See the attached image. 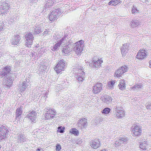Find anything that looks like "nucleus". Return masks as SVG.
Returning a JSON list of instances; mask_svg holds the SVG:
<instances>
[{
    "label": "nucleus",
    "instance_id": "1",
    "mask_svg": "<svg viewBox=\"0 0 151 151\" xmlns=\"http://www.w3.org/2000/svg\"><path fill=\"white\" fill-rule=\"evenodd\" d=\"M69 36L70 35L68 34H66L63 37L58 41L57 43L55 44L53 46H51L50 47L51 50L54 52L56 51L59 49V47L61 45H65V44H66L67 42H69L70 40L69 39Z\"/></svg>",
    "mask_w": 151,
    "mask_h": 151
},
{
    "label": "nucleus",
    "instance_id": "2",
    "mask_svg": "<svg viewBox=\"0 0 151 151\" xmlns=\"http://www.w3.org/2000/svg\"><path fill=\"white\" fill-rule=\"evenodd\" d=\"M82 68L81 66H79L73 68V73L76 74L75 76V78L80 82H82L84 80V78L85 75Z\"/></svg>",
    "mask_w": 151,
    "mask_h": 151
},
{
    "label": "nucleus",
    "instance_id": "3",
    "mask_svg": "<svg viewBox=\"0 0 151 151\" xmlns=\"http://www.w3.org/2000/svg\"><path fill=\"white\" fill-rule=\"evenodd\" d=\"M9 3L6 0H2L0 2V6L3 7H0V14L3 16L6 14V12L9 9Z\"/></svg>",
    "mask_w": 151,
    "mask_h": 151
},
{
    "label": "nucleus",
    "instance_id": "4",
    "mask_svg": "<svg viewBox=\"0 0 151 151\" xmlns=\"http://www.w3.org/2000/svg\"><path fill=\"white\" fill-rule=\"evenodd\" d=\"M74 45V50L76 53L77 55L81 54L84 46V41L81 40L75 43Z\"/></svg>",
    "mask_w": 151,
    "mask_h": 151
},
{
    "label": "nucleus",
    "instance_id": "5",
    "mask_svg": "<svg viewBox=\"0 0 151 151\" xmlns=\"http://www.w3.org/2000/svg\"><path fill=\"white\" fill-rule=\"evenodd\" d=\"M44 111L46 112L45 114L46 119L53 118L56 114V111L55 109L49 107L45 108Z\"/></svg>",
    "mask_w": 151,
    "mask_h": 151
},
{
    "label": "nucleus",
    "instance_id": "6",
    "mask_svg": "<svg viewBox=\"0 0 151 151\" xmlns=\"http://www.w3.org/2000/svg\"><path fill=\"white\" fill-rule=\"evenodd\" d=\"M103 62L101 59H99L95 57L93 58V60L89 62V66L91 68H97L100 67L101 64Z\"/></svg>",
    "mask_w": 151,
    "mask_h": 151
},
{
    "label": "nucleus",
    "instance_id": "7",
    "mask_svg": "<svg viewBox=\"0 0 151 151\" xmlns=\"http://www.w3.org/2000/svg\"><path fill=\"white\" fill-rule=\"evenodd\" d=\"M62 12L59 9H56L52 11L49 15V19L50 21L55 20L61 14Z\"/></svg>",
    "mask_w": 151,
    "mask_h": 151
},
{
    "label": "nucleus",
    "instance_id": "8",
    "mask_svg": "<svg viewBox=\"0 0 151 151\" xmlns=\"http://www.w3.org/2000/svg\"><path fill=\"white\" fill-rule=\"evenodd\" d=\"M66 63L63 59L59 61L56 66L54 68V70L58 73H60L61 71L64 70L66 66Z\"/></svg>",
    "mask_w": 151,
    "mask_h": 151
},
{
    "label": "nucleus",
    "instance_id": "9",
    "mask_svg": "<svg viewBox=\"0 0 151 151\" xmlns=\"http://www.w3.org/2000/svg\"><path fill=\"white\" fill-rule=\"evenodd\" d=\"M13 75H11L10 76L7 77V76H5V78H4L3 84L4 88H6V86L8 88L10 87V85L12 83V82L14 80L13 78L12 77Z\"/></svg>",
    "mask_w": 151,
    "mask_h": 151
},
{
    "label": "nucleus",
    "instance_id": "10",
    "mask_svg": "<svg viewBox=\"0 0 151 151\" xmlns=\"http://www.w3.org/2000/svg\"><path fill=\"white\" fill-rule=\"evenodd\" d=\"M16 139V141L19 144H22L23 142L26 141V138L24 134L22 133H19L14 137Z\"/></svg>",
    "mask_w": 151,
    "mask_h": 151
},
{
    "label": "nucleus",
    "instance_id": "11",
    "mask_svg": "<svg viewBox=\"0 0 151 151\" xmlns=\"http://www.w3.org/2000/svg\"><path fill=\"white\" fill-rule=\"evenodd\" d=\"M8 127L5 126H1L0 127V140L4 139L6 137Z\"/></svg>",
    "mask_w": 151,
    "mask_h": 151
},
{
    "label": "nucleus",
    "instance_id": "12",
    "mask_svg": "<svg viewBox=\"0 0 151 151\" xmlns=\"http://www.w3.org/2000/svg\"><path fill=\"white\" fill-rule=\"evenodd\" d=\"M127 67L125 65L122 66L119 68L115 72V76L116 77H119L121 76L122 74L127 71Z\"/></svg>",
    "mask_w": 151,
    "mask_h": 151
},
{
    "label": "nucleus",
    "instance_id": "13",
    "mask_svg": "<svg viewBox=\"0 0 151 151\" xmlns=\"http://www.w3.org/2000/svg\"><path fill=\"white\" fill-rule=\"evenodd\" d=\"M76 125L78 128L81 129L86 128L87 126V120L85 118L80 119Z\"/></svg>",
    "mask_w": 151,
    "mask_h": 151
},
{
    "label": "nucleus",
    "instance_id": "14",
    "mask_svg": "<svg viewBox=\"0 0 151 151\" xmlns=\"http://www.w3.org/2000/svg\"><path fill=\"white\" fill-rule=\"evenodd\" d=\"M132 133L134 136L140 135L142 132L141 128L138 125L134 124L132 127Z\"/></svg>",
    "mask_w": 151,
    "mask_h": 151
},
{
    "label": "nucleus",
    "instance_id": "15",
    "mask_svg": "<svg viewBox=\"0 0 151 151\" xmlns=\"http://www.w3.org/2000/svg\"><path fill=\"white\" fill-rule=\"evenodd\" d=\"M128 138L125 137H120L119 139H116L115 142V146L117 147L121 145L122 144L126 143L127 142Z\"/></svg>",
    "mask_w": 151,
    "mask_h": 151
},
{
    "label": "nucleus",
    "instance_id": "16",
    "mask_svg": "<svg viewBox=\"0 0 151 151\" xmlns=\"http://www.w3.org/2000/svg\"><path fill=\"white\" fill-rule=\"evenodd\" d=\"M24 37L26 40L25 45L29 47V45H31L32 44L34 37L30 33H27Z\"/></svg>",
    "mask_w": 151,
    "mask_h": 151
},
{
    "label": "nucleus",
    "instance_id": "17",
    "mask_svg": "<svg viewBox=\"0 0 151 151\" xmlns=\"http://www.w3.org/2000/svg\"><path fill=\"white\" fill-rule=\"evenodd\" d=\"M103 85L101 83H97L93 87L92 92L94 94L98 93L101 91Z\"/></svg>",
    "mask_w": 151,
    "mask_h": 151
},
{
    "label": "nucleus",
    "instance_id": "18",
    "mask_svg": "<svg viewBox=\"0 0 151 151\" xmlns=\"http://www.w3.org/2000/svg\"><path fill=\"white\" fill-rule=\"evenodd\" d=\"M44 30V25L43 23L36 24L34 28V34H38L43 31Z\"/></svg>",
    "mask_w": 151,
    "mask_h": 151
},
{
    "label": "nucleus",
    "instance_id": "19",
    "mask_svg": "<svg viewBox=\"0 0 151 151\" xmlns=\"http://www.w3.org/2000/svg\"><path fill=\"white\" fill-rule=\"evenodd\" d=\"M146 53L147 51L146 50H141L138 52L136 57L139 59H144L146 56Z\"/></svg>",
    "mask_w": 151,
    "mask_h": 151
},
{
    "label": "nucleus",
    "instance_id": "20",
    "mask_svg": "<svg viewBox=\"0 0 151 151\" xmlns=\"http://www.w3.org/2000/svg\"><path fill=\"white\" fill-rule=\"evenodd\" d=\"M46 4L45 5L44 7V11H46L48 10V8L51 6L52 4H53L55 2H57L56 0H45Z\"/></svg>",
    "mask_w": 151,
    "mask_h": 151
},
{
    "label": "nucleus",
    "instance_id": "21",
    "mask_svg": "<svg viewBox=\"0 0 151 151\" xmlns=\"http://www.w3.org/2000/svg\"><path fill=\"white\" fill-rule=\"evenodd\" d=\"M11 70V68L10 67L7 66L6 67L0 72V77L2 78L4 76H6L7 74L9 73Z\"/></svg>",
    "mask_w": 151,
    "mask_h": 151
},
{
    "label": "nucleus",
    "instance_id": "22",
    "mask_svg": "<svg viewBox=\"0 0 151 151\" xmlns=\"http://www.w3.org/2000/svg\"><path fill=\"white\" fill-rule=\"evenodd\" d=\"M90 145L94 149H97L100 146V142L97 139L92 140L90 142Z\"/></svg>",
    "mask_w": 151,
    "mask_h": 151
},
{
    "label": "nucleus",
    "instance_id": "23",
    "mask_svg": "<svg viewBox=\"0 0 151 151\" xmlns=\"http://www.w3.org/2000/svg\"><path fill=\"white\" fill-rule=\"evenodd\" d=\"M21 38L19 35H16L10 40V42L12 45H17L19 42Z\"/></svg>",
    "mask_w": 151,
    "mask_h": 151
},
{
    "label": "nucleus",
    "instance_id": "24",
    "mask_svg": "<svg viewBox=\"0 0 151 151\" xmlns=\"http://www.w3.org/2000/svg\"><path fill=\"white\" fill-rule=\"evenodd\" d=\"M101 100L104 102L109 104L112 101V98L108 95H104L101 97Z\"/></svg>",
    "mask_w": 151,
    "mask_h": 151
},
{
    "label": "nucleus",
    "instance_id": "25",
    "mask_svg": "<svg viewBox=\"0 0 151 151\" xmlns=\"http://www.w3.org/2000/svg\"><path fill=\"white\" fill-rule=\"evenodd\" d=\"M129 46L127 44H124L121 49V50L122 55L123 56L125 55L127 52L129 50Z\"/></svg>",
    "mask_w": 151,
    "mask_h": 151
},
{
    "label": "nucleus",
    "instance_id": "26",
    "mask_svg": "<svg viewBox=\"0 0 151 151\" xmlns=\"http://www.w3.org/2000/svg\"><path fill=\"white\" fill-rule=\"evenodd\" d=\"M36 114L35 112L32 111L29 113L27 115L26 117L30 119L32 122H33L36 119Z\"/></svg>",
    "mask_w": 151,
    "mask_h": 151
},
{
    "label": "nucleus",
    "instance_id": "27",
    "mask_svg": "<svg viewBox=\"0 0 151 151\" xmlns=\"http://www.w3.org/2000/svg\"><path fill=\"white\" fill-rule=\"evenodd\" d=\"M68 42L66 45V46H65L63 49V52L65 54H68L72 51V48L70 47V46L69 44L68 45Z\"/></svg>",
    "mask_w": 151,
    "mask_h": 151
},
{
    "label": "nucleus",
    "instance_id": "28",
    "mask_svg": "<svg viewBox=\"0 0 151 151\" xmlns=\"http://www.w3.org/2000/svg\"><path fill=\"white\" fill-rule=\"evenodd\" d=\"M117 109L116 108L115 109V114L116 117L118 118L123 117L124 115V111Z\"/></svg>",
    "mask_w": 151,
    "mask_h": 151
},
{
    "label": "nucleus",
    "instance_id": "29",
    "mask_svg": "<svg viewBox=\"0 0 151 151\" xmlns=\"http://www.w3.org/2000/svg\"><path fill=\"white\" fill-rule=\"evenodd\" d=\"M139 21L138 20H132L130 23L131 27L133 28L137 27L139 24Z\"/></svg>",
    "mask_w": 151,
    "mask_h": 151
},
{
    "label": "nucleus",
    "instance_id": "30",
    "mask_svg": "<svg viewBox=\"0 0 151 151\" xmlns=\"http://www.w3.org/2000/svg\"><path fill=\"white\" fill-rule=\"evenodd\" d=\"M22 112V108H18L17 109L16 111V117L15 118L16 120L17 119V117H19L20 116Z\"/></svg>",
    "mask_w": 151,
    "mask_h": 151
},
{
    "label": "nucleus",
    "instance_id": "31",
    "mask_svg": "<svg viewBox=\"0 0 151 151\" xmlns=\"http://www.w3.org/2000/svg\"><path fill=\"white\" fill-rule=\"evenodd\" d=\"M120 2V0H113L110 1L108 4L109 5L116 6Z\"/></svg>",
    "mask_w": 151,
    "mask_h": 151
},
{
    "label": "nucleus",
    "instance_id": "32",
    "mask_svg": "<svg viewBox=\"0 0 151 151\" xmlns=\"http://www.w3.org/2000/svg\"><path fill=\"white\" fill-rule=\"evenodd\" d=\"M70 132L75 135H78L79 134L78 130L76 128H72L70 130Z\"/></svg>",
    "mask_w": 151,
    "mask_h": 151
},
{
    "label": "nucleus",
    "instance_id": "33",
    "mask_svg": "<svg viewBox=\"0 0 151 151\" xmlns=\"http://www.w3.org/2000/svg\"><path fill=\"white\" fill-rule=\"evenodd\" d=\"M148 145H147L146 143L143 142L140 144L139 147L142 149L146 150L147 149Z\"/></svg>",
    "mask_w": 151,
    "mask_h": 151
},
{
    "label": "nucleus",
    "instance_id": "34",
    "mask_svg": "<svg viewBox=\"0 0 151 151\" xmlns=\"http://www.w3.org/2000/svg\"><path fill=\"white\" fill-rule=\"evenodd\" d=\"M60 33L54 34L53 36V38L55 40H58L60 37V35H62V33L60 32Z\"/></svg>",
    "mask_w": 151,
    "mask_h": 151
},
{
    "label": "nucleus",
    "instance_id": "35",
    "mask_svg": "<svg viewBox=\"0 0 151 151\" xmlns=\"http://www.w3.org/2000/svg\"><path fill=\"white\" fill-rule=\"evenodd\" d=\"M132 87L134 89L138 90H139L140 88H142L143 87V86L141 84H139V85L136 84Z\"/></svg>",
    "mask_w": 151,
    "mask_h": 151
},
{
    "label": "nucleus",
    "instance_id": "36",
    "mask_svg": "<svg viewBox=\"0 0 151 151\" xmlns=\"http://www.w3.org/2000/svg\"><path fill=\"white\" fill-rule=\"evenodd\" d=\"M29 86V85L28 83L26 81L23 82L21 86L22 88H23L24 89H26Z\"/></svg>",
    "mask_w": 151,
    "mask_h": 151
},
{
    "label": "nucleus",
    "instance_id": "37",
    "mask_svg": "<svg viewBox=\"0 0 151 151\" xmlns=\"http://www.w3.org/2000/svg\"><path fill=\"white\" fill-rule=\"evenodd\" d=\"M110 110V108L106 107L102 110V113L105 114H108L109 113Z\"/></svg>",
    "mask_w": 151,
    "mask_h": 151
},
{
    "label": "nucleus",
    "instance_id": "38",
    "mask_svg": "<svg viewBox=\"0 0 151 151\" xmlns=\"http://www.w3.org/2000/svg\"><path fill=\"white\" fill-rule=\"evenodd\" d=\"M4 23H5V22L2 21L0 22V31L4 29V27H6L5 24H4Z\"/></svg>",
    "mask_w": 151,
    "mask_h": 151
},
{
    "label": "nucleus",
    "instance_id": "39",
    "mask_svg": "<svg viewBox=\"0 0 151 151\" xmlns=\"http://www.w3.org/2000/svg\"><path fill=\"white\" fill-rule=\"evenodd\" d=\"M64 127H63L62 126H60L58 127L57 131L60 133H62L64 132Z\"/></svg>",
    "mask_w": 151,
    "mask_h": 151
},
{
    "label": "nucleus",
    "instance_id": "40",
    "mask_svg": "<svg viewBox=\"0 0 151 151\" xmlns=\"http://www.w3.org/2000/svg\"><path fill=\"white\" fill-rule=\"evenodd\" d=\"M114 83L115 82L114 81H111L110 82H109L108 83V87L110 88H111L114 85Z\"/></svg>",
    "mask_w": 151,
    "mask_h": 151
},
{
    "label": "nucleus",
    "instance_id": "41",
    "mask_svg": "<svg viewBox=\"0 0 151 151\" xmlns=\"http://www.w3.org/2000/svg\"><path fill=\"white\" fill-rule=\"evenodd\" d=\"M139 10H137L136 7L133 6L132 9V13H139Z\"/></svg>",
    "mask_w": 151,
    "mask_h": 151
},
{
    "label": "nucleus",
    "instance_id": "42",
    "mask_svg": "<svg viewBox=\"0 0 151 151\" xmlns=\"http://www.w3.org/2000/svg\"><path fill=\"white\" fill-rule=\"evenodd\" d=\"M61 149V146L60 144H58L56 146V151H59Z\"/></svg>",
    "mask_w": 151,
    "mask_h": 151
},
{
    "label": "nucleus",
    "instance_id": "43",
    "mask_svg": "<svg viewBox=\"0 0 151 151\" xmlns=\"http://www.w3.org/2000/svg\"><path fill=\"white\" fill-rule=\"evenodd\" d=\"M146 108L147 109H151V102H148L146 103L145 106Z\"/></svg>",
    "mask_w": 151,
    "mask_h": 151
},
{
    "label": "nucleus",
    "instance_id": "44",
    "mask_svg": "<svg viewBox=\"0 0 151 151\" xmlns=\"http://www.w3.org/2000/svg\"><path fill=\"white\" fill-rule=\"evenodd\" d=\"M121 84H119L118 85L119 88L121 90H123L125 88V86H123V85H121Z\"/></svg>",
    "mask_w": 151,
    "mask_h": 151
},
{
    "label": "nucleus",
    "instance_id": "45",
    "mask_svg": "<svg viewBox=\"0 0 151 151\" xmlns=\"http://www.w3.org/2000/svg\"><path fill=\"white\" fill-rule=\"evenodd\" d=\"M119 84H121V85H122L123 86H125V81L124 80H121L120 81Z\"/></svg>",
    "mask_w": 151,
    "mask_h": 151
},
{
    "label": "nucleus",
    "instance_id": "46",
    "mask_svg": "<svg viewBox=\"0 0 151 151\" xmlns=\"http://www.w3.org/2000/svg\"><path fill=\"white\" fill-rule=\"evenodd\" d=\"M14 18H11L10 20L9 21L8 23L10 24L14 22Z\"/></svg>",
    "mask_w": 151,
    "mask_h": 151
},
{
    "label": "nucleus",
    "instance_id": "47",
    "mask_svg": "<svg viewBox=\"0 0 151 151\" xmlns=\"http://www.w3.org/2000/svg\"><path fill=\"white\" fill-rule=\"evenodd\" d=\"M4 50L0 49V56H2L3 54Z\"/></svg>",
    "mask_w": 151,
    "mask_h": 151
},
{
    "label": "nucleus",
    "instance_id": "48",
    "mask_svg": "<svg viewBox=\"0 0 151 151\" xmlns=\"http://www.w3.org/2000/svg\"><path fill=\"white\" fill-rule=\"evenodd\" d=\"M46 30L44 32H43V33L44 34V35L47 34L48 32V30H47V29H46Z\"/></svg>",
    "mask_w": 151,
    "mask_h": 151
},
{
    "label": "nucleus",
    "instance_id": "49",
    "mask_svg": "<svg viewBox=\"0 0 151 151\" xmlns=\"http://www.w3.org/2000/svg\"><path fill=\"white\" fill-rule=\"evenodd\" d=\"M115 108H117V109H119V110H120V107H114V110L115 111Z\"/></svg>",
    "mask_w": 151,
    "mask_h": 151
},
{
    "label": "nucleus",
    "instance_id": "50",
    "mask_svg": "<svg viewBox=\"0 0 151 151\" xmlns=\"http://www.w3.org/2000/svg\"><path fill=\"white\" fill-rule=\"evenodd\" d=\"M3 39H0V45L1 44V42H2Z\"/></svg>",
    "mask_w": 151,
    "mask_h": 151
},
{
    "label": "nucleus",
    "instance_id": "51",
    "mask_svg": "<svg viewBox=\"0 0 151 151\" xmlns=\"http://www.w3.org/2000/svg\"><path fill=\"white\" fill-rule=\"evenodd\" d=\"M67 6H68V5L65 4V5L63 7L66 9V7H67Z\"/></svg>",
    "mask_w": 151,
    "mask_h": 151
},
{
    "label": "nucleus",
    "instance_id": "52",
    "mask_svg": "<svg viewBox=\"0 0 151 151\" xmlns=\"http://www.w3.org/2000/svg\"><path fill=\"white\" fill-rule=\"evenodd\" d=\"M149 67L150 68H151V61L150 62Z\"/></svg>",
    "mask_w": 151,
    "mask_h": 151
},
{
    "label": "nucleus",
    "instance_id": "53",
    "mask_svg": "<svg viewBox=\"0 0 151 151\" xmlns=\"http://www.w3.org/2000/svg\"><path fill=\"white\" fill-rule=\"evenodd\" d=\"M95 121H95V123H96V124H98V123H99V121H98L97 122V120H95Z\"/></svg>",
    "mask_w": 151,
    "mask_h": 151
},
{
    "label": "nucleus",
    "instance_id": "54",
    "mask_svg": "<svg viewBox=\"0 0 151 151\" xmlns=\"http://www.w3.org/2000/svg\"><path fill=\"white\" fill-rule=\"evenodd\" d=\"M37 95H38V96H38L39 97L40 96V93H38V94Z\"/></svg>",
    "mask_w": 151,
    "mask_h": 151
},
{
    "label": "nucleus",
    "instance_id": "55",
    "mask_svg": "<svg viewBox=\"0 0 151 151\" xmlns=\"http://www.w3.org/2000/svg\"><path fill=\"white\" fill-rule=\"evenodd\" d=\"M31 2H33L34 1H35V0H31Z\"/></svg>",
    "mask_w": 151,
    "mask_h": 151
},
{
    "label": "nucleus",
    "instance_id": "56",
    "mask_svg": "<svg viewBox=\"0 0 151 151\" xmlns=\"http://www.w3.org/2000/svg\"><path fill=\"white\" fill-rule=\"evenodd\" d=\"M32 54V56H33V55H34V54L33 53H32V54Z\"/></svg>",
    "mask_w": 151,
    "mask_h": 151
},
{
    "label": "nucleus",
    "instance_id": "57",
    "mask_svg": "<svg viewBox=\"0 0 151 151\" xmlns=\"http://www.w3.org/2000/svg\"><path fill=\"white\" fill-rule=\"evenodd\" d=\"M2 147V146L1 145H0V150L1 149V147Z\"/></svg>",
    "mask_w": 151,
    "mask_h": 151
}]
</instances>
